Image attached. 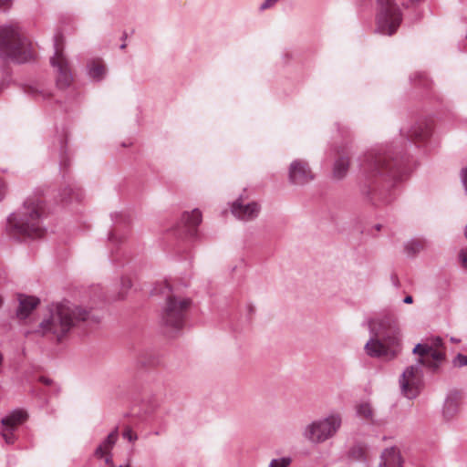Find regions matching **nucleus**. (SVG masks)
I'll return each instance as SVG.
<instances>
[{"label":"nucleus","mask_w":467,"mask_h":467,"mask_svg":"<svg viewBox=\"0 0 467 467\" xmlns=\"http://www.w3.org/2000/svg\"><path fill=\"white\" fill-rule=\"evenodd\" d=\"M100 317L79 306L64 301L52 306L48 314L35 331L42 337H51L61 342L79 322L97 324Z\"/></svg>","instance_id":"1"},{"label":"nucleus","mask_w":467,"mask_h":467,"mask_svg":"<svg viewBox=\"0 0 467 467\" xmlns=\"http://www.w3.org/2000/svg\"><path fill=\"white\" fill-rule=\"evenodd\" d=\"M412 353L419 356L415 365L408 367L401 375L400 385L402 394L408 399H414L418 396L422 383L421 366L428 367L433 370L445 358L442 338L436 337L419 343L415 346Z\"/></svg>","instance_id":"2"},{"label":"nucleus","mask_w":467,"mask_h":467,"mask_svg":"<svg viewBox=\"0 0 467 467\" xmlns=\"http://www.w3.org/2000/svg\"><path fill=\"white\" fill-rule=\"evenodd\" d=\"M370 338L365 345L366 353L372 358H394L400 351V331L396 319L388 315L368 322Z\"/></svg>","instance_id":"3"},{"label":"nucleus","mask_w":467,"mask_h":467,"mask_svg":"<svg viewBox=\"0 0 467 467\" xmlns=\"http://www.w3.org/2000/svg\"><path fill=\"white\" fill-rule=\"evenodd\" d=\"M44 206L37 197H28L23 205L7 219V231L16 237L39 238L45 228L42 224Z\"/></svg>","instance_id":"4"},{"label":"nucleus","mask_w":467,"mask_h":467,"mask_svg":"<svg viewBox=\"0 0 467 467\" xmlns=\"http://www.w3.org/2000/svg\"><path fill=\"white\" fill-rule=\"evenodd\" d=\"M361 167L368 180L379 176L397 181L400 176L399 161L393 159L389 152L381 149H374L367 152Z\"/></svg>","instance_id":"5"},{"label":"nucleus","mask_w":467,"mask_h":467,"mask_svg":"<svg viewBox=\"0 0 467 467\" xmlns=\"http://www.w3.org/2000/svg\"><path fill=\"white\" fill-rule=\"evenodd\" d=\"M167 294L165 305L161 313L162 323L169 327L180 329L184 325L191 300L173 294L169 284L165 285Z\"/></svg>","instance_id":"6"},{"label":"nucleus","mask_w":467,"mask_h":467,"mask_svg":"<svg viewBox=\"0 0 467 467\" xmlns=\"http://www.w3.org/2000/svg\"><path fill=\"white\" fill-rule=\"evenodd\" d=\"M0 55L17 63L32 58L31 44L18 31H0Z\"/></svg>","instance_id":"7"},{"label":"nucleus","mask_w":467,"mask_h":467,"mask_svg":"<svg viewBox=\"0 0 467 467\" xmlns=\"http://www.w3.org/2000/svg\"><path fill=\"white\" fill-rule=\"evenodd\" d=\"M425 0H378L377 13L378 29H397L402 20L399 5L406 8L415 7Z\"/></svg>","instance_id":"8"},{"label":"nucleus","mask_w":467,"mask_h":467,"mask_svg":"<svg viewBox=\"0 0 467 467\" xmlns=\"http://www.w3.org/2000/svg\"><path fill=\"white\" fill-rule=\"evenodd\" d=\"M65 38L61 33L54 36V55L50 57V64L56 71L57 86L66 88L73 81V75L67 57L64 53Z\"/></svg>","instance_id":"9"},{"label":"nucleus","mask_w":467,"mask_h":467,"mask_svg":"<svg viewBox=\"0 0 467 467\" xmlns=\"http://www.w3.org/2000/svg\"><path fill=\"white\" fill-rule=\"evenodd\" d=\"M315 175L308 163L303 160H295L288 169V179L292 184L305 185L310 182Z\"/></svg>","instance_id":"10"},{"label":"nucleus","mask_w":467,"mask_h":467,"mask_svg":"<svg viewBox=\"0 0 467 467\" xmlns=\"http://www.w3.org/2000/svg\"><path fill=\"white\" fill-rule=\"evenodd\" d=\"M26 417L27 414L26 411L16 410L1 420L2 428L0 430V433L6 443H14V431L17 425L26 420Z\"/></svg>","instance_id":"11"},{"label":"nucleus","mask_w":467,"mask_h":467,"mask_svg":"<svg viewBox=\"0 0 467 467\" xmlns=\"http://www.w3.org/2000/svg\"><path fill=\"white\" fill-rule=\"evenodd\" d=\"M231 211L234 216L237 219L242 221H251L258 216L260 205L254 202L244 203L240 198L232 204Z\"/></svg>","instance_id":"12"},{"label":"nucleus","mask_w":467,"mask_h":467,"mask_svg":"<svg viewBox=\"0 0 467 467\" xmlns=\"http://www.w3.org/2000/svg\"><path fill=\"white\" fill-rule=\"evenodd\" d=\"M461 400L462 396L458 391H451L448 394L442 408V416L445 420H451L458 415L460 411Z\"/></svg>","instance_id":"13"},{"label":"nucleus","mask_w":467,"mask_h":467,"mask_svg":"<svg viewBox=\"0 0 467 467\" xmlns=\"http://www.w3.org/2000/svg\"><path fill=\"white\" fill-rule=\"evenodd\" d=\"M432 131L431 121L430 119H421L416 122L410 130L408 137L411 140H425Z\"/></svg>","instance_id":"14"},{"label":"nucleus","mask_w":467,"mask_h":467,"mask_svg":"<svg viewBox=\"0 0 467 467\" xmlns=\"http://www.w3.org/2000/svg\"><path fill=\"white\" fill-rule=\"evenodd\" d=\"M342 424V419L339 413H330L323 419V441L330 439L336 435Z\"/></svg>","instance_id":"15"},{"label":"nucleus","mask_w":467,"mask_h":467,"mask_svg":"<svg viewBox=\"0 0 467 467\" xmlns=\"http://www.w3.org/2000/svg\"><path fill=\"white\" fill-rule=\"evenodd\" d=\"M302 435L312 445H318L321 441V420H316L306 425Z\"/></svg>","instance_id":"16"},{"label":"nucleus","mask_w":467,"mask_h":467,"mask_svg":"<svg viewBox=\"0 0 467 467\" xmlns=\"http://www.w3.org/2000/svg\"><path fill=\"white\" fill-rule=\"evenodd\" d=\"M19 306L16 315L19 318L25 319L37 306L39 300L36 297L20 295L18 297Z\"/></svg>","instance_id":"17"},{"label":"nucleus","mask_w":467,"mask_h":467,"mask_svg":"<svg viewBox=\"0 0 467 467\" xmlns=\"http://www.w3.org/2000/svg\"><path fill=\"white\" fill-rule=\"evenodd\" d=\"M379 467H402L400 451L394 447L386 449L381 454Z\"/></svg>","instance_id":"18"},{"label":"nucleus","mask_w":467,"mask_h":467,"mask_svg":"<svg viewBox=\"0 0 467 467\" xmlns=\"http://www.w3.org/2000/svg\"><path fill=\"white\" fill-rule=\"evenodd\" d=\"M118 437H119L118 429H115L98 446V448L95 451V456L98 458H102V457H104V455L109 454L118 441Z\"/></svg>","instance_id":"19"},{"label":"nucleus","mask_w":467,"mask_h":467,"mask_svg":"<svg viewBox=\"0 0 467 467\" xmlns=\"http://www.w3.org/2000/svg\"><path fill=\"white\" fill-rule=\"evenodd\" d=\"M107 73L106 66L100 59H93L88 64V74L96 81L102 80Z\"/></svg>","instance_id":"20"},{"label":"nucleus","mask_w":467,"mask_h":467,"mask_svg":"<svg viewBox=\"0 0 467 467\" xmlns=\"http://www.w3.org/2000/svg\"><path fill=\"white\" fill-rule=\"evenodd\" d=\"M349 163V158L348 156H339L334 164L333 177L337 180L345 178L348 171Z\"/></svg>","instance_id":"21"},{"label":"nucleus","mask_w":467,"mask_h":467,"mask_svg":"<svg viewBox=\"0 0 467 467\" xmlns=\"http://www.w3.org/2000/svg\"><path fill=\"white\" fill-rule=\"evenodd\" d=\"M182 222L185 227L194 228L202 222V213L198 209L192 210L191 213H184L182 216Z\"/></svg>","instance_id":"22"},{"label":"nucleus","mask_w":467,"mask_h":467,"mask_svg":"<svg viewBox=\"0 0 467 467\" xmlns=\"http://www.w3.org/2000/svg\"><path fill=\"white\" fill-rule=\"evenodd\" d=\"M425 244L422 240L413 239L407 243L405 248L409 254L414 255L423 250Z\"/></svg>","instance_id":"23"},{"label":"nucleus","mask_w":467,"mask_h":467,"mask_svg":"<svg viewBox=\"0 0 467 467\" xmlns=\"http://www.w3.org/2000/svg\"><path fill=\"white\" fill-rule=\"evenodd\" d=\"M357 413L358 416L369 420L372 418L373 410L368 403H361L357 406Z\"/></svg>","instance_id":"24"},{"label":"nucleus","mask_w":467,"mask_h":467,"mask_svg":"<svg viewBox=\"0 0 467 467\" xmlns=\"http://www.w3.org/2000/svg\"><path fill=\"white\" fill-rule=\"evenodd\" d=\"M349 457L355 461L365 459V449L361 445H355L349 451Z\"/></svg>","instance_id":"25"},{"label":"nucleus","mask_w":467,"mask_h":467,"mask_svg":"<svg viewBox=\"0 0 467 467\" xmlns=\"http://www.w3.org/2000/svg\"><path fill=\"white\" fill-rule=\"evenodd\" d=\"M279 0H263L258 5V11L264 13L266 10L274 8Z\"/></svg>","instance_id":"26"},{"label":"nucleus","mask_w":467,"mask_h":467,"mask_svg":"<svg viewBox=\"0 0 467 467\" xmlns=\"http://www.w3.org/2000/svg\"><path fill=\"white\" fill-rule=\"evenodd\" d=\"M290 463L291 459L289 457H284L272 460L269 467H288Z\"/></svg>","instance_id":"27"},{"label":"nucleus","mask_w":467,"mask_h":467,"mask_svg":"<svg viewBox=\"0 0 467 467\" xmlns=\"http://www.w3.org/2000/svg\"><path fill=\"white\" fill-rule=\"evenodd\" d=\"M122 437L130 442H134L135 441L138 440V435L132 431V429L130 426L125 427L122 432Z\"/></svg>","instance_id":"28"},{"label":"nucleus","mask_w":467,"mask_h":467,"mask_svg":"<svg viewBox=\"0 0 467 467\" xmlns=\"http://www.w3.org/2000/svg\"><path fill=\"white\" fill-rule=\"evenodd\" d=\"M73 199L79 200V193L78 192L75 194L74 189L71 187L65 189L63 196H62V200L63 201H71Z\"/></svg>","instance_id":"29"},{"label":"nucleus","mask_w":467,"mask_h":467,"mask_svg":"<svg viewBox=\"0 0 467 467\" xmlns=\"http://www.w3.org/2000/svg\"><path fill=\"white\" fill-rule=\"evenodd\" d=\"M454 367L462 368L467 366V355L458 354L452 360Z\"/></svg>","instance_id":"30"},{"label":"nucleus","mask_w":467,"mask_h":467,"mask_svg":"<svg viewBox=\"0 0 467 467\" xmlns=\"http://www.w3.org/2000/svg\"><path fill=\"white\" fill-rule=\"evenodd\" d=\"M461 179H462V182L463 184V187L465 189V192L467 193V167L462 169V171H461Z\"/></svg>","instance_id":"31"},{"label":"nucleus","mask_w":467,"mask_h":467,"mask_svg":"<svg viewBox=\"0 0 467 467\" xmlns=\"http://www.w3.org/2000/svg\"><path fill=\"white\" fill-rule=\"evenodd\" d=\"M459 256H460V259H461V261L462 263V265L467 267V251L462 250L460 252Z\"/></svg>","instance_id":"32"},{"label":"nucleus","mask_w":467,"mask_h":467,"mask_svg":"<svg viewBox=\"0 0 467 467\" xmlns=\"http://www.w3.org/2000/svg\"><path fill=\"white\" fill-rule=\"evenodd\" d=\"M6 186L3 180L0 179V201L5 197Z\"/></svg>","instance_id":"33"},{"label":"nucleus","mask_w":467,"mask_h":467,"mask_svg":"<svg viewBox=\"0 0 467 467\" xmlns=\"http://www.w3.org/2000/svg\"><path fill=\"white\" fill-rule=\"evenodd\" d=\"M12 0H0V8L6 9L11 5Z\"/></svg>","instance_id":"34"},{"label":"nucleus","mask_w":467,"mask_h":467,"mask_svg":"<svg viewBox=\"0 0 467 467\" xmlns=\"http://www.w3.org/2000/svg\"><path fill=\"white\" fill-rule=\"evenodd\" d=\"M104 456L106 457L105 462L112 467V465H114V464H113L112 456L110 455V453L108 455H104Z\"/></svg>","instance_id":"35"},{"label":"nucleus","mask_w":467,"mask_h":467,"mask_svg":"<svg viewBox=\"0 0 467 467\" xmlns=\"http://www.w3.org/2000/svg\"><path fill=\"white\" fill-rule=\"evenodd\" d=\"M379 200L384 203L390 202V199H387L386 197L382 196L381 193L379 194Z\"/></svg>","instance_id":"36"},{"label":"nucleus","mask_w":467,"mask_h":467,"mask_svg":"<svg viewBox=\"0 0 467 467\" xmlns=\"http://www.w3.org/2000/svg\"><path fill=\"white\" fill-rule=\"evenodd\" d=\"M413 301V298L411 296H407L404 299H403V302L405 304H411Z\"/></svg>","instance_id":"37"},{"label":"nucleus","mask_w":467,"mask_h":467,"mask_svg":"<svg viewBox=\"0 0 467 467\" xmlns=\"http://www.w3.org/2000/svg\"><path fill=\"white\" fill-rule=\"evenodd\" d=\"M40 380H41L45 385H49V384H51V382H52V380H51V379H47V378H44V377H42V378L40 379Z\"/></svg>","instance_id":"38"},{"label":"nucleus","mask_w":467,"mask_h":467,"mask_svg":"<svg viewBox=\"0 0 467 467\" xmlns=\"http://www.w3.org/2000/svg\"><path fill=\"white\" fill-rule=\"evenodd\" d=\"M0 29L7 30V29H16V28L13 26H6L0 27Z\"/></svg>","instance_id":"39"},{"label":"nucleus","mask_w":467,"mask_h":467,"mask_svg":"<svg viewBox=\"0 0 467 467\" xmlns=\"http://www.w3.org/2000/svg\"><path fill=\"white\" fill-rule=\"evenodd\" d=\"M125 47H126V45H125V44H121V45H120V48H121V49H123Z\"/></svg>","instance_id":"40"},{"label":"nucleus","mask_w":467,"mask_h":467,"mask_svg":"<svg viewBox=\"0 0 467 467\" xmlns=\"http://www.w3.org/2000/svg\"><path fill=\"white\" fill-rule=\"evenodd\" d=\"M464 234H465V236H466V238H467V225H466V227H465Z\"/></svg>","instance_id":"41"},{"label":"nucleus","mask_w":467,"mask_h":467,"mask_svg":"<svg viewBox=\"0 0 467 467\" xmlns=\"http://www.w3.org/2000/svg\"><path fill=\"white\" fill-rule=\"evenodd\" d=\"M389 36H391L394 31H389Z\"/></svg>","instance_id":"42"}]
</instances>
